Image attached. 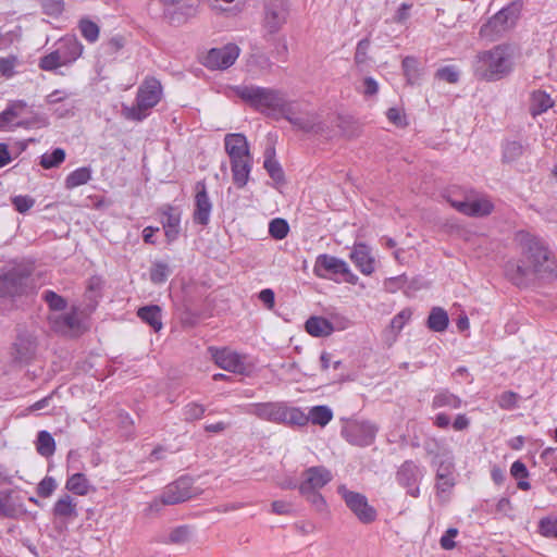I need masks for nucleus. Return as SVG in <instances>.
<instances>
[{
  "label": "nucleus",
  "mask_w": 557,
  "mask_h": 557,
  "mask_svg": "<svg viewBox=\"0 0 557 557\" xmlns=\"http://www.w3.org/2000/svg\"><path fill=\"white\" fill-rule=\"evenodd\" d=\"M475 77L486 82L499 81L513 70V48L497 45L490 50L479 52L472 63Z\"/></svg>",
  "instance_id": "obj_2"
},
{
  "label": "nucleus",
  "mask_w": 557,
  "mask_h": 557,
  "mask_svg": "<svg viewBox=\"0 0 557 557\" xmlns=\"http://www.w3.org/2000/svg\"><path fill=\"white\" fill-rule=\"evenodd\" d=\"M456 484L455 475H447L444 479H436V491L438 494L448 493Z\"/></svg>",
  "instance_id": "obj_61"
},
{
  "label": "nucleus",
  "mask_w": 557,
  "mask_h": 557,
  "mask_svg": "<svg viewBox=\"0 0 557 557\" xmlns=\"http://www.w3.org/2000/svg\"><path fill=\"white\" fill-rule=\"evenodd\" d=\"M35 444L37 453L42 457H50L55 451V441L48 431H40Z\"/></svg>",
  "instance_id": "obj_40"
},
{
  "label": "nucleus",
  "mask_w": 557,
  "mask_h": 557,
  "mask_svg": "<svg viewBox=\"0 0 557 557\" xmlns=\"http://www.w3.org/2000/svg\"><path fill=\"white\" fill-rule=\"evenodd\" d=\"M448 323V314L443 308H432L426 321V325L431 331L440 333L444 332L447 329Z\"/></svg>",
  "instance_id": "obj_36"
},
{
  "label": "nucleus",
  "mask_w": 557,
  "mask_h": 557,
  "mask_svg": "<svg viewBox=\"0 0 557 557\" xmlns=\"http://www.w3.org/2000/svg\"><path fill=\"white\" fill-rule=\"evenodd\" d=\"M137 315L156 332L162 329L161 309L157 305L145 306L138 309Z\"/></svg>",
  "instance_id": "obj_35"
},
{
  "label": "nucleus",
  "mask_w": 557,
  "mask_h": 557,
  "mask_svg": "<svg viewBox=\"0 0 557 557\" xmlns=\"http://www.w3.org/2000/svg\"><path fill=\"white\" fill-rule=\"evenodd\" d=\"M79 29L84 38L89 42H95L99 37V26L89 20H82Z\"/></svg>",
  "instance_id": "obj_48"
},
{
  "label": "nucleus",
  "mask_w": 557,
  "mask_h": 557,
  "mask_svg": "<svg viewBox=\"0 0 557 557\" xmlns=\"http://www.w3.org/2000/svg\"><path fill=\"white\" fill-rule=\"evenodd\" d=\"M386 115H387L388 121L391 123L395 124L396 126L403 127V126L407 125L404 113L401 112V110H399L397 108L388 109Z\"/></svg>",
  "instance_id": "obj_64"
},
{
  "label": "nucleus",
  "mask_w": 557,
  "mask_h": 557,
  "mask_svg": "<svg viewBox=\"0 0 557 557\" xmlns=\"http://www.w3.org/2000/svg\"><path fill=\"white\" fill-rule=\"evenodd\" d=\"M462 400L448 391L438 392L432 400L433 408H443L447 407L450 409H459L461 407Z\"/></svg>",
  "instance_id": "obj_38"
},
{
  "label": "nucleus",
  "mask_w": 557,
  "mask_h": 557,
  "mask_svg": "<svg viewBox=\"0 0 557 557\" xmlns=\"http://www.w3.org/2000/svg\"><path fill=\"white\" fill-rule=\"evenodd\" d=\"M289 13L288 0H262L260 25L264 36L277 34L287 23Z\"/></svg>",
  "instance_id": "obj_5"
},
{
  "label": "nucleus",
  "mask_w": 557,
  "mask_h": 557,
  "mask_svg": "<svg viewBox=\"0 0 557 557\" xmlns=\"http://www.w3.org/2000/svg\"><path fill=\"white\" fill-rule=\"evenodd\" d=\"M65 160V151L62 148H55L51 153H44L40 158V165L44 169L59 166Z\"/></svg>",
  "instance_id": "obj_44"
},
{
  "label": "nucleus",
  "mask_w": 557,
  "mask_h": 557,
  "mask_svg": "<svg viewBox=\"0 0 557 557\" xmlns=\"http://www.w3.org/2000/svg\"><path fill=\"white\" fill-rule=\"evenodd\" d=\"M91 180V170L82 166L71 172L65 178V188L74 189L78 186L87 184Z\"/></svg>",
  "instance_id": "obj_37"
},
{
  "label": "nucleus",
  "mask_w": 557,
  "mask_h": 557,
  "mask_svg": "<svg viewBox=\"0 0 557 557\" xmlns=\"http://www.w3.org/2000/svg\"><path fill=\"white\" fill-rule=\"evenodd\" d=\"M350 259L364 275H371L375 270V259L370 248L364 244H356L350 252Z\"/></svg>",
  "instance_id": "obj_22"
},
{
  "label": "nucleus",
  "mask_w": 557,
  "mask_h": 557,
  "mask_svg": "<svg viewBox=\"0 0 557 557\" xmlns=\"http://www.w3.org/2000/svg\"><path fill=\"white\" fill-rule=\"evenodd\" d=\"M162 225L169 242H174L181 232V211L172 206L161 208Z\"/></svg>",
  "instance_id": "obj_25"
},
{
  "label": "nucleus",
  "mask_w": 557,
  "mask_h": 557,
  "mask_svg": "<svg viewBox=\"0 0 557 557\" xmlns=\"http://www.w3.org/2000/svg\"><path fill=\"white\" fill-rule=\"evenodd\" d=\"M306 331L314 337H325L334 332L332 323L322 317H311L306 322Z\"/></svg>",
  "instance_id": "obj_31"
},
{
  "label": "nucleus",
  "mask_w": 557,
  "mask_h": 557,
  "mask_svg": "<svg viewBox=\"0 0 557 557\" xmlns=\"http://www.w3.org/2000/svg\"><path fill=\"white\" fill-rule=\"evenodd\" d=\"M333 479L331 470L323 466L309 467L301 473V482L298 486L299 493L319 491L329 484Z\"/></svg>",
  "instance_id": "obj_14"
},
{
  "label": "nucleus",
  "mask_w": 557,
  "mask_h": 557,
  "mask_svg": "<svg viewBox=\"0 0 557 557\" xmlns=\"http://www.w3.org/2000/svg\"><path fill=\"white\" fill-rule=\"evenodd\" d=\"M7 109L9 110L11 116L16 120L21 117L24 111L27 109V103L24 100H14L8 104Z\"/></svg>",
  "instance_id": "obj_63"
},
{
  "label": "nucleus",
  "mask_w": 557,
  "mask_h": 557,
  "mask_svg": "<svg viewBox=\"0 0 557 557\" xmlns=\"http://www.w3.org/2000/svg\"><path fill=\"white\" fill-rule=\"evenodd\" d=\"M239 55V48L228 44L221 48L211 49L203 59V64L211 70H224L234 64Z\"/></svg>",
  "instance_id": "obj_15"
},
{
  "label": "nucleus",
  "mask_w": 557,
  "mask_h": 557,
  "mask_svg": "<svg viewBox=\"0 0 557 557\" xmlns=\"http://www.w3.org/2000/svg\"><path fill=\"white\" fill-rule=\"evenodd\" d=\"M311 506L319 512H324L327 504L324 497L318 491H310L309 493H300Z\"/></svg>",
  "instance_id": "obj_52"
},
{
  "label": "nucleus",
  "mask_w": 557,
  "mask_h": 557,
  "mask_svg": "<svg viewBox=\"0 0 557 557\" xmlns=\"http://www.w3.org/2000/svg\"><path fill=\"white\" fill-rule=\"evenodd\" d=\"M307 416L309 421L320 426H325L333 419V412L327 406H314Z\"/></svg>",
  "instance_id": "obj_41"
},
{
  "label": "nucleus",
  "mask_w": 557,
  "mask_h": 557,
  "mask_svg": "<svg viewBox=\"0 0 557 557\" xmlns=\"http://www.w3.org/2000/svg\"><path fill=\"white\" fill-rule=\"evenodd\" d=\"M158 2L163 5V14L171 24H182L191 11L186 0H158Z\"/></svg>",
  "instance_id": "obj_23"
},
{
  "label": "nucleus",
  "mask_w": 557,
  "mask_h": 557,
  "mask_svg": "<svg viewBox=\"0 0 557 557\" xmlns=\"http://www.w3.org/2000/svg\"><path fill=\"white\" fill-rule=\"evenodd\" d=\"M280 423L288 425L305 426L309 422V417L299 408H289L282 405Z\"/></svg>",
  "instance_id": "obj_32"
},
{
  "label": "nucleus",
  "mask_w": 557,
  "mask_h": 557,
  "mask_svg": "<svg viewBox=\"0 0 557 557\" xmlns=\"http://www.w3.org/2000/svg\"><path fill=\"white\" fill-rule=\"evenodd\" d=\"M51 329L60 334L71 335L81 327V320L76 307H72L69 312L51 313L48 317Z\"/></svg>",
  "instance_id": "obj_17"
},
{
  "label": "nucleus",
  "mask_w": 557,
  "mask_h": 557,
  "mask_svg": "<svg viewBox=\"0 0 557 557\" xmlns=\"http://www.w3.org/2000/svg\"><path fill=\"white\" fill-rule=\"evenodd\" d=\"M35 125L47 126L48 121L46 117H44L39 114H34L29 119L15 121L14 117L11 116L8 109H5L4 111H2L0 113V131H2V132H11L17 127L29 128Z\"/></svg>",
  "instance_id": "obj_20"
},
{
  "label": "nucleus",
  "mask_w": 557,
  "mask_h": 557,
  "mask_svg": "<svg viewBox=\"0 0 557 557\" xmlns=\"http://www.w3.org/2000/svg\"><path fill=\"white\" fill-rule=\"evenodd\" d=\"M58 484L52 476H45L37 485V493L40 497L47 498L53 494Z\"/></svg>",
  "instance_id": "obj_53"
},
{
  "label": "nucleus",
  "mask_w": 557,
  "mask_h": 557,
  "mask_svg": "<svg viewBox=\"0 0 557 557\" xmlns=\"http://www.w3.org/2000/svg\"><path fill=\"white\" fill-rule=\"evenodd\" d=\"M16 59L14 57L11 58H1L0 59V74L5 77H11L14 73Z\"/></svg>",
  "instance_id": "obj_62"
},
{
  "label": "nucleus",
  "mask_w": 557,
  "mask_h": 557,
  "mask_svg": "<svg viewBox=\"0 0 557 557\" xmlns=\"http://www.w3.org/2000/svg\"><path fill=\"white\" fill-rule=\"evenodd\" d=\"M42 298L48 304L53 313H59L66 308V300L52 290H46L42 294Z\"/></svg>",
  "instance_id": "obj_46"
},
{
  "label": "nucleus",
  "mask_w": 557,
  "mask_h": 557,
  "mask_svg": "<svg viewBox=\"0 0 557 557\" xmlns=\"http://www.w3.org/2000/svg\"><path fill=\"white\" fill-rule=\"evenodd\" d=\"M523 153V147L518 141H509L504 146L503 158L506 162H512Z\"/></svg>",
  "instance_id": "obj_50"
},
{
  "label": "nucleus",
  "mask_w": 557,
  "mask_h": 557,
  "mask_svg": "<svg viewBox=\"0 0 557 557\" xmlns=\"http://www.w3.org/2000/svg\"><path fill=\"white\" fill-rule=\"evenodd\" d=\"M212 357L216 366L226 371L243 373L245 370L240 356L227 348L212 350Z\"/></svg>",
  "instance_id": "obj_21"
},
{
  "label": "nucleus",
  "mask_w": 557,
  "mask_h": 557,
  "mask_svg": "<svg viewBox=\"0 0 557 557\" xmlns=\"http://www.w3.org/2000/svg\"><path fill=\"white\" fill-rule=\"evenodd\" d=\"M520 258L506 263V276L517 286L524 287L537 278H552L557 275L556 262L544 242L537 236L519 231L513 238Z\"/></svg>",
  "instance_id": "obj_1"
},
{
  "label": "nucleus",
  "mask_w": 557,
  "mask_h": 557,
  "mask_svg": "<svg viewBox=\"0 0 557 557\" xmlns=\"http://www.w3.org/2000/svg\"><path fill=\"white\" fill-rule=\"evenodd\" d=\"M457 534L458 530L456 528H449L440 540L441 547L446 550L453 549L456 546L454 539Z\"/></svg>",
  "instance_id": "obj_58"
},
{
  "label": "nucleus",
  "mask_w": 557,
  "mask_h": 557,
  "mask_svg": "<svg viewBox=\"0 0 557 557\" xmlns=\"http://www.w3.org/2000/svg\"><path fill=\"white\" fill-rule=\"evenodd\" d=\"M425 469L412 460H406L396 472V481L406 488L411 497H419V482L423 479Z\"/></svg>",
  "instance_id": "obj_11"
},
{
  "label": "nucleus",
  "mask_w": 557,
  "mask_h": 557,
  "mask_svg": "<svg viewBox=\"0 0 557 557\" xmlns=\"http://www.w3.org/2000/svg\"><path fill=\"white\" fill-rule=\"evenodd\" d=\"M522 3L515 1L494 14L482 27V36H500L512 29L521 14Z\"/></svg>",
  "instance_id": "obj_8"
},
{
  "label": "nucleus",
  "mask_w": 557,
  "mask_h": 557,
  "mask_svg": "<svg viewBox=\"0 0 557 557\" xmlns=\"http://www.w3.org/2000/svg\"><path fill=\"white\" fill-rule=\"evenodd\" d=\"M342 272H347L346 261L326 253L317 257L313 273L318 277L326 278L330 274H341Z\"/></svg>",
  "instance_id": "obj_18"
},
{
  "label": "nucleus",
  "mask_w": 557,
  "mask_h": 557,
  "mask_svg": "<svg viewBox=\"0 0 557 557\" xmlns=\"http://www.w3.org/2000/svg\"><path fill=\"white\" fill-rule=\"evenodd\" d=\"M215 14L235 16L243 12L247 0H203Z\"/></svg>",
  "instance_id": "obj_29"
},
{
  "label": "nucleus",
  "mask_w": 557,
  "mask_h": 557,
  "mask_svg": "<svg viewBox=\"0 0 557 557\" xmlns=\"http://www.w3.org/2000/svg\"><path fill=\"white\" fill-rule=\"evenodd\" d=\"M205 412V406L197 403H189L183 409L184 419L189 422L201 419Z\"/></svg>",
  "instance_id": "obj_49"
},
{
  "label": "nucleus",
  "mask_w": 557,
  "mask_h": 557,
  "mask_svg": "<svg viewBox=\"0 0 557 557\" xmlns=\"http://www.w3.org/2000/svg\"><path fill=\"white\" fill-rule=\"evenodd\" d=\"M282 405L281 403L250 404L245 408V412L253 414L261 420L280 423Z\"/></svg>",
  "instance_id": "obj_24"
},
{
  "label": "nucleus",
  "mask_w": 557,
  "mask_h": 557,
  "mask_svg": "<svg viewBox=\"0 0 557 557\" xmlns=\"http://www.w3.org/2000/svg\"><path fill=\"white\" fill-rule=\"evenodd\" d=\"M412 8L411 3H401L397 9L395 15L393 16V22L397 24H404L410 17V10Z\"/></svg>",
  "instance_id": "obj_59"
},
{
  "label": "nucleus",
  "mask_w": 557,
  "mask_h": 557,
  "mask_svg": "<svg viewBox=\"0 0 557 557\" xmlns=\"http://www.w3.org/2000/svg\"><path fill=\"white\" fill-rule=\"evenodd\" d=\"M12 203L16 211L25 213L35 205V200L29 196H15L12 199Z\"/></svg>",
  "instance_id": "obj_56"
},
{
  "label": "nucleus",
  "mask_w": 557,
  "mask_h": 557,
  "mask_svg": "<svg viewBox=\"0 0 557 557\" xmlns=\"http://www.w3.org/2000/svg\"><path fill=\"white\" fill-rule=\"evenodd\" d=\"M36 339L30 334H20L13 344V356L18 361H28L35 355Z\"/></svg>",
  "instance_id": "obj_28"
},
{
  "label": "nucleus",
  "mask_w": 557,
  "mask_h": 557,
  "mask_svg": "<svg viewBox=\"0 0 557 557\" xmlns=\"http://www.w3.org/2000/svg\"><path fill=\"white\" fill-rule=\"evenodd\" d=\"M273 113H280L289 123L301 113V107L297 101L287 100L281 92L277 106H275Z\"/></svg>",
  "instance_id": "obj_34"
},
{
  "label": "nucleus",
  "mask_w": 557,
  "mask_h": 557,
  "mask_svg": "<svg viewBox=\"0 0 557 557\" xmlns=\"http://www.w3.org/2000/svg\"><path fill=\"white\" fill-rule=\"evenodd\" d=\"M83 52V46L76 38H63L59 47L39 61V67L44 71H54L76 61Z\"/></svg>",
  "instance_id": "obj_7"
},
{
  "label": "nucleus",
  "mask_w": 557,
  "mask_h": 557,
  "mask_svg": "<svg viewBox=\"0 0 557 557\" xmlns=\"http://www.w3.org/2000/svg\"><path fill=\"white\" fill-rule=\"evenodd\" d=\"M553 104L554 101L547 92L535 90L531 95L530 112L533 116H536L546 112Z\"/></svg>",
  "instance_id": "obj_33"
},
{
  "label": "nucleus",
  "mask_w": 557,
  "mask_h": 557,
  "mask_svg": "<svg viewBox=\"0 0 557 557\" xmlns=\"http://www.w3.org/2000/svg\"><path fill=\"white\" fill-rule=\"evenodd\" d=\"M451 207L459 212L470 216L487 215L493 210V205L487 198H475L473 196H466L465 199H448Z\"/></svg>",
  "instance_id": "obj_16"
},
{
  "label": "nucleus",
  "mask_w": 557,
  "mask_h": 557,
  "mask_svg": "<svg viewBox=\"0 0 557 557\" xmlns=\"http://www.w3.org/2000/svg\"><path fill=\"white\" fill-rule=\"evenodd\" d=\"M52 513L61 520L72 521L78 517L77 503L70 494H64L54 503Z\"/></svg>",
  "instance_id": "obj_27"
},
{
  "label": "nucleus",
  "mask_w": 557,
  "mask_h": 557,
  "mask_svg": "<svg viewBox=\"0 0 557 557\" xmlns=\"http://www.w3.org/2000/svg\"><path fill=\"white\" fill-rule=\"evenodd\" d=\"M379 428L370 421H348L342 429V436L351 445L370 446L376 436Z\"/></svg>",
  "instance_id": "obj_10"
},
{
  "label": "nucleus",
  "mask_w": 557,
  "mask_h": 557,
  "mask_svg": "<svg viewBox=\"0 0 557 557\" xmlns=\"http://www.w3.org/2000/svg\"><path fill=\"white\" fill-rule=\"evenodd\" d=\"M337 493L343 497L346 506L360 522L369 524L375 521L377 516L376 510L368 503L363 494L349 491L345 485H339Z\"/></svg>",
  "instance_id": "obj_9"
},
{
  "label": "nucleus",
  "mask_w": 557,
  "mask_h": 557,
  "mask_svg": "<svg viewBox=\"0 0 557 557\" xmlns=\"http://www.w3.org/2000/svg\"><path fill=\"white\" fill-rule=\"evenodd\" d=\"M433 465L436 467L435 479H444L447 475H455L454 459L448 454L438 455L433 460Z\"/></svg>",
  "instance_id": "obj_39"
},
{
  "label": "nucleus",
  "mask_w": 557,
  "mask_h": 557,
  "mask_svg": "<svg viewBox=\"0 0 557 557\" xmlns=\"http://www.w3.org/2000/svg\"><path fill=\"white\" fill-rule=\"evenodd\" d=\"M369 47H370V40L368 38L361 39L358 42L356 52H355V57H354L355 63L357 65H362L368 61Z\"/></svg>",
  "instance_id": "obj_54"
},
{
  "label": "nucleus",
  "mask_w": 557,
  "mask_h": 557,
  "mask_svg": "<svg viewBox=\"0 0 557 557\" xmlns=\"http://www.w3.org/2000/svg\"><path fill=\"white\" fill-rule=\"evenodd\" d=\"M162 97V86L153 77L146 78L139 86L136 97V104L133 107H123V114L126 119L133 121L144 120L147 111L159 103Z\"/></svg>",
  "instance_id": "obj_4"
},
{
  "label": "nucleus",
  "mask_w": 557,
  "mask_h": 557,
  "mask_svg": "<svg viewBox=\"0 0 557 557\" xmlns=\"http://www.w3.org/2000/svg\"><path fill=\"white\" fill-rule=\"evenodd\" d=\"M191 539V531L186 525L177 527L173 530H171L164 540V543L169 544H175V545H183L190 541Z\"/></svg>",
  "instance_id": "obj_42"
},
{
  "label": "nucleus",
  "mask_w": 557,
  "mask_h": 557,
  "mask_svg": "<svg viewBox=\"0 0 557 557\" xmlns=\"http://www.w3.org/2000/svg\"><path fill=\"white\" fill-rule=\"evenodd\" d=\"M30 272L27 268L17 267L0 275V295L14 297L27 288Z\"/></svg>",
  "instance_id": "obj_12"
},
{
  "label": "nucleus",
  "mask_w": 557,
  "mask_h": 557,
  "mask_svg": "<svg viewBox=\"0 0 557 557\" xmlns=\"http://www.w3.org/2000/svg\"><path fill=\"white\" fill-rule=\"evenodd\" d=\"M42 9L48 15H58L63 11L62 0H42Z\"/></svg>",
  "instance_id": "obj_60"
},
{
  "label": "nucleus",
  "mask_w": 557,
  "mask_h": 557,
  "mask_svg": "<svg viewBox=\"0 0 557 557\" xmlns=\"http://www.w3.org/2000/svg\"><path fill=\"white\" fill-rule=\"evenodd\" d=\"M12 491L0 492V518H16L17 509L11 503Z\"/></svg>",
  "instance_id": "obj_43"
},
{
  "label": "nucleus",
  "mask_w": 557,
  "mask_h": 557,
  "mask_svg": "<svg viewBox=\"0 0 557 557\" xmlns=\"http://www.w3.org/2000/svg\"><path fill=\"white\" fill-rule=\"evenodd\" d=\"M194 222L200 225H207L210 221L212 203L207 194L206 184L198 182L196 185Z\"/></svg>",
  "instance_id": "obj_19"
},
{
  "label": "nucleus",
  "mask_w": 557,
  "mask_h": 557,
  "mask_svg": "<svg viewBox=\"0 0 557 557\" xmlns=\"http://www.w3.org/2000/svg\"><path fill=\"white\" fill-rule=\"evenodd\" d=\"M264 169L268 171L269 175L275 180H283V171L278 162L273 158L270 151H267L265 160H264Z\"/></svg>",
  "instance_id": "obj_51"
},
{
  "label": "nucleus",
  "mask_w": 557,
  "mask_h": 557,
  "mask_svg": "<svg viewBox=\"0 0 557 557\" xmlns=\"http://www.w3.org/2000/svg\"><path fill=\"white\" fill-rule=\"evenodd\" d=\"M198 493L199 491L194 486L191 478L181 476L164 487L162 491V502L165 505H176L190 499Z\"/></svg>",
  "instance_id": "obj_13"
},
{
  "label": "nucleus",
  "mask_w": 557,
  "mask_h": 557,
  "mask_svg": "<svg viewBox=\"0 0 557 557\" xmlns=\"http://www.w3.org/2000/svg\"><path fill=\"white\" fill-rule=\"evenodd\" d=\"M234 90L236 96H238L243 101L261 113L269 114L273 113L281 95V91L277 89L256 85L237 86Z\"/></svg>",
  "instance_id": "obj_6"
},
{
  "label": "nucleus",
  "mask_w": 557,
  "mask_h": 557,
  "mask_svg": "<svg viewBox=\"0 0 557 557\" xmlns=\"http://www.w3.org/2000/svg\"><path fill=\"white\" fill-rule=\"evenodd\" d=\"M224 146L231 160L234 184L242 188L248 182L252 162L247 138L239 133L227 134Z\"/></svg>",
  "instance_id": "obj_3"
},
{
  "label": "nucleus",
  "mask_w": 557,
  "mask_h": 557,
  "mask_svg": "<svg viewBox=\"0 0 557 557\" xmlns=\"http://www.w3.org/2000/svg\"><path fill=\"white\" fill-rule=\"evenodd\" d=\"M540 532L546 537L557 539V521L552 519H542L540 522Z\"/></svg>",
  "instance_id": "obj_57"
},
{
  "label": "nucleus",
  "mask_w": 557,
  "mask_h": 557,
  "mask_svg": "<svg viewBox=\"0 0 557 557\" xmlns=\"http://www.w3.org/2000/svg\"><path fill=\"white\" fill-rule=\"evenodd\" d=\"M436 76L447 83L455 84L459 79V72L455 66H444L437 70Z\"/></svg>",
  "instance_id": "obj_55"
},
{
  "label": "nucleus",
  "mask_w": 557,
  "mask_h": 557,
  "mask_svg": "<svg viewBox=\"0 0 557 557\" xmlns=\"http://www.w3.org/2000/svg\"><path fill=\"white\" fill-rule=\"evenodd\" d=\"M171 273L170 267L168 263L162 261H157L153 263L150 270V280L154 284L164 283Z\"/></svg>",
  "instance_id": "obj_45"
},
{
  "label": "nucleus",
  "mask_w": 557,
  "mask_h": 557,
  "mask_svg": "<svg viewBox=\"0 0 557 557\" xmlns=\"http://www.w3.org/2000/svg\"><path fill=\"white\" fill-rule=\"evenodd\" d=\"M289 225L284 219H274L269 224V233L275 239H283L287 236Z\"/></svg>",
  "instance_id": "obj_47"
},
{
  "label": "nucleus",
  "mask_w": 557,
  "mask_h": 557,
  "mask_svg": "<svg viewBox=\"0 0 557 557\" xmlns=\"http://www.w3.org/2000/svg\"><path fill=\"white\" fill-rule=\"evenodd\" d=\"M290 124L305 133L322 134L326 129L318 114L302 110L300 114L294 117Z\"/></svg>",
  "instance_id": "obj_26"
},
{
  "label": "nucleus",
  "mask_w": 557,
  "mask_h": 557,
  "mask_svg": "<svg viewBox=\"0 0 557 557\" xmlns=\"http://www.w3.org/2000/svg\"><path fill=\"white\" fill-rule=\"evenodd\" d=\"M65 488L74 495L86 496L96 491V487L90 483L84 473H74L67 478Z\"/></svg>",
  "instance_id": "obj_30"
}]
</instances>
